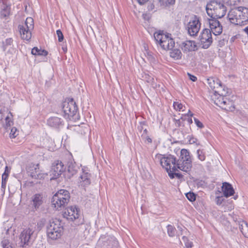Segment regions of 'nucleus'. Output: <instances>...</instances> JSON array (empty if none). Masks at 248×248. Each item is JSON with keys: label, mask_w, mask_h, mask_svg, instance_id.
Wrapping results in <instances>:
<instances>
[{"label": "nucleus", "mask_w": 248, "mask_h": 248, "mask_svg": "<svg viewBox=\"0 0 248 248\" xmlns=\"http://www.w3.org/2000/svg\"><path fill=\"white\" fill-rule=\"evenodd\" d=\"M206 10L207 15L211 18L209 19L208 22L213 33L215 35L221 34L222 27L217 19L221 18L225 15L227 7L222 2L214 0L207 4Z\"/></svg>", "instance_id": "1"}, {"label": "nucleus", "mask_w": 248, "mask_h": 248, "mask_svg": "<svg viewBox=\"0 0 248 248\" xmlns=\"http://www.w3.org/2000/svg\"><path fill=\"white\" fill-rule=\"evenodd\" d=\"M228 17L232 24L245 25L248 23V8L244 6L235 7L229 11Z\"/></svg>", "instance_id": "2"}, {"label": "nucleus", "mask_w": 248, "mask_h": 248, "mask_svg": "<svg viewBox=\"0 0 248 248\" xmlns=\"http://www.w3.org/2000/svg\"><path fill=\"white\" fill-rule=\"evenodd\" d=\"M35 231V224H30L28 228L24 229L19 235V246L23 248H29L34 241V233Z\"/></svg>", "instance_id": "3"}, {"label": "nucleus", "mask_w": 248, "mask_h": 248, "mask_svg": "<svg viewBox=\"0 0 248 248\" xmlns=\"http://www.w3.org/2000/svg\"><path fill=\"white\" fill-rule=\"evenodd\" d=\"M170 34H165L163 31H159L154 33V38L157 45L164 50H171L175 45V42L170 36Z\"/></svg>", "instance_id": "4"}, {"label": "nucleus", "mask_w": 248, "mask_h": 248, "mask_svg": "<svg viewBox=\"0 0 248 248\" xmlns=\"http://www.w3.org/2000/svg\"><path fill=\"white\" fill-rule=\"evenodd\" d=\"M63 116L69 120L76 119L78 110V106L73 98H68L63 101L62 105Z\"/></svg>", "instance_id": "5"}, {"label": "nucleus", "mask_w": 248, "mask_h": 248, "mask_svg": "<svg viewBox=\"0 0 248 248\" xmlns=\"http://www.w3.org/2000/svg\"><path fill=\"white\" fill-rule=\"evenodd\" d=\"M70 198V194L67 190L61 189L53 195L51 203L56 210H59L67 205Z\"/></svg>", "instance_id": "6"}, {"label": "nucleus", "mask_w": 248, "mask_h": 248, "mask_svg": "<svg viewBox=\"0 0 248 248\" xmlns=\"http://www.w3.org/2000/svg\"><path fill=\"white\" fill-rule=\"evenodd\" d=\"M176 167L180 170L186 172H188L192 168V160L189 155V151L183 149L180 152L179 159H177Z\"/></svg>", "instance_id": "7"}, {"label": "nucleus", "mask_w": 248, "mask_h": 248, "mask_svg": "<svg viewBox=\"0 0 248 248\" xmlns=\"http://www.w3.org/2000/svg\"><path fill=\"white\" fill-rule=\"evenodd\" d=\"M63 230V227L59 220L50 222L47 227V236L52 240L57 239L62 236Z\"/></svg>", "instance_id": "8"}, {"label": "nucleus", "mask_w": 248, "mask_h": 248, "mask_svg": "<svg viewBox=\"0 0 248 248\" xmlns=\"http://www.w3.org/2000/svg\"><path fill=\"white\" fill-rule=\"evenodd\" d=\"M155 158L160 162L161 166L167 171L172 170V166H176L177 158L173 155L156 154Z\"/></svg>", "instance_id": "9"}, {"label": "nucleus", "mask_w": 248, "mask_h": 248, "mask_svg": "<svg viewBox=\"0 0 248 248\" xmlns=\"http://www.w3.org/2000/svg\"><path fill=\"white\" fill-rule=\"evenodd\" d=\"M200 28L201 23L199 18L194 16L187 24L188 33L190 36H195L199 31Z\"/></svg>", "instance_id": "10"}, {"label": "nucleus", "mask_w": 248, "mask_h": 248, "mask_svg": "<svg viewBox=\"0 0 248 248\" xmlns=\"http://www.w3.org/2000/svg\"><path fill=\"white\" fill-rule=\"evenodd\" d=\"M65 169V168L62 161H56L52 165L50 175L53 176L52 179H56L64 171Z\"/></svg>", "instance_id": "11"}, {"label": "nucleus", "mask_w": 248, "mask_h": 248, "mask_svg": "<svg viewBox=\"0 0 248 248\" xmlns=\"http://www.w3.org/2000/svg\"><path fill=\"white\" fill-rule=\"evenodd\" d=\"M39 164H30L27 166V170L29 175H30L32 178L40 179L42 177V173L39 169Z\"/></svg>", "instance_id": "12"}, {"label": "nucleus", "mask_w": 248, "mask_h": 248, "mask_svg": "<svg viewBox=\"0 0 248 248\" xmlns=\"http://www.w3.org/2000/svg\"><path fill=\"white\" fill-rule=\"evenodd\" d=\"M63 215L67 219L73 221L78 218L79 209L76 206L69 207L64 212Z\"/></svg>", "instance_id": "13"}, {"label": "nucleus", "mask_w": 248, "mask_h": 248, "mask_svg": "<svg viewBox=\"0 0 248 248\" xmlns=\"http://www.w3.org/2000/svg\"><path fill=\"white\" fill-rule=\"evenodd\" d=\"M47 124L54 128H60L63 126V120L57 117H52L47 120Z\"/></svg>", "instance_id": "14"}, {"label": "nucleus", "mask_w": 248, "mask_h": 248, "mask_svg": "<svg viewBox=\"0 0 248 248\" xmlns=\"http://www.w3.org/2000/svg\"><path fill=\"white\" fill-rule=\"evenodd\" d=\"M216 93H217L219 96L215 100L214 103L217 106L221 108L223 106L222 102H224V98H225L227 96L228 92H226L225 88H223L222 90H215V94Z\"/></svg>", "instance_id": "15"}, {"label": "nucleus", "mask_w": 248, "mask_h": 248, "mask_svg": "<svg viewBox=\"0 0 248 248\" xmlns=\"http://www.w3.org/2000/svg\"><path fill=\"white\" fill-rule=\"evenodd\" d=\"M207 84L209 87L213 90H216L217 89V90H222V86L221 82L217 78L211 77L207 79Z\"/></svg>", "instance_id": "16"}, {"label": "nucleus", "mask_w": 248, "mask_h": 248, "mask_svg": "<svg viewBox=\"0 0 248 248\" xmlns=\"http://www.w3.org/2000/svg\"><path fill=\"white\" fill-rule=\"evenodd\" d=\"M43 202L42 196L39 194H36L32 197L31 204L32 208L36 210L39 209Z\"/></svg>", "instance_id": "17"}, {"label": "nucleus", "mask_w": 248, "mask_h": 248, "mask_svg": "<svg viewBox=\"0 0 248 248\" xmlns=\"http://www.w3.org/2000/svg\"><path fill=\"white\" fill-rule=\"evenodd\" d=\"M222 191L225 197H229L233 195L234 190L232 186L228 182H224L222 184Z\"/></svg>", "instance_id": "18"}, {"label": "nucleus", "mask_w": 248, "mask_h": 248, "mask_svg": "<svg viewBox=\"0 0 248 248\" xmlns=\"http://www.w3.org/2000/svg\"><path fill=\"white\" fill-rule=\"evenodd\" d=\"M18 28L19 30L21 37L23 40L29 41L31 39V31L26 29L21 25H19Z\"/></svg>", "instance_id": "19"}, {"label": "nucleus", "mask_w": 248, "mask_h": 248, "mask_svg": "<svg viewBox=\"0 0 248 248\" xmlns=\"http://www.w3.org/2000/svg\"><path fill=\"white\" fill-rule=\"evenodd\" d=\"M196 47L195 42L193 41L187 40L183 42L182 45V48L184 51H193Z\"/></svg>", "instance_id": "20"}, {"label": "nucleus", "mask_w": 248, "mask_h": 248, "mask_svg": "<svg viewBox=\"0 0 248 248\" xmlns=\"http://www.w3.org/2000/svg\"><path fill=\"white\" fill-rule=\"evenodd\" d=\"M104 246L105 248H120L118 241L114 237H110L106 241Z\"/></svg>", "instance_id": "21"}, {"label": "nucleus", "mask_w": 248, "mask_h": 248, "mask_svg": "<svg viewBox=\"0 0 248 248\" xmlns=\"http://www.w3.org/2000/svg\"><path fill=\"white\" fill-rule=\"evenodd\" d=\"M224 102L221 108L228 111H233L234 109V105L233 102L230 101L227 96L224 98Z\"/></svg>", "instance_id": "22"}, {"label": "nucleus", "mask_w": 248, "mask_h": 248, "mask_svg": "<svg viewBox=\"0 0 248 248\" xmlns=\"http://www.w3.org/2000/svg\"><path fill=\"white\" fill-rule=\"evenodd\" d=\"M80 183L81 185L86 186L90 185L91 183L90 174L83 171L79 177Z\"/></svg>", "instance_id": "23"}, {"label": "nucleus", "mask_w": 248, "mask_h": 248, "mask_svg": "<svg viewBox=\"0 0 248 248\" xmlns=\"http://www.w3.org/2000/svg\"><path fill=\"white\" fill-rule=\"evenodd\" d=\"M239 228L244 235V236L248 238V224L244 220H239Z\"/></svg>", "instance_id": "24"}, {"label": "nucleus", "mask_w": 248, "mask_h": 248, "mask_svg": "<svg viewBox=\"0 0 248 248\" xmlns=\"http://www.w3.org/2000/svg\"><path fill=\"white\" fill-rule=\"evenodd\" d=\"M177 168L176 166H172V170L169 171L168 175L170 178H174L175 177L178 179H182L183 177V175L180 173L176 172L177 170Z\"/></svg>", "instance_id": "25"}, {"label": "nucleus", "mask_w": 248, "mask_h": 248, "mask_svg": "<svg viewBox=\"0 0 248 248\" xmlns=\"http://www.w3.org/2000/svg\"><path fill=\"white\" fill-rule=\"evenodd\" d=\"M200 40L201 46H202V47L204 49L208 48L213 42L212 37H210L209 38H204V39H201Z\"/></svg>", "instance_id": "26"}, {"label": "nucleus", "mask_w": 248, "mask_h": 248, "mask_svg": "<svg viewBox=\"0 0 248 248\" xmlns=\"http://www.w3.org/2000/svg\"><path fill=\"white\" fill-rule=\"evenodd\" d=\"M170 52V56L175 60H180L182 58V53L180 49L175 48L172 49Z\"/></svg>", "instance_id": "27"}, {"label": "nucleus", "mask_w": 248, "mask_h": 248, "mask_svg": "<svg viewBox=\"0 0 248 248\" xmlns=\"http://www.w3.org/2000/svg\"><path fill=\"white\" fill-rule=\"evenodd\" d=\"M31 54L33 55L46 56L47 55L48 52L44 49H39L37 47H34L31 50Z\"/></svg>", "instance_id": "28"}, {"label": "nucleus", "mask_w": 248, "mask_h": 248, "mask_svg": "<svg viewBox=\"0 0 248 248\" xmlns=\"http://www.w3.org/2000/svg\"><path fill=\"white\" fill-rule=\"evenodd\" d=\"M26 29H29L31 31L34 28V21L32 18L31 17H27L25 22L24 25H22Z\"/></svg>", "instance_id": "29"}, {"label": "nucleus", "mask_w": 248, "mask_h": 248, "mask_svg": "<svg viewBox=\"0 0 248 248\" xmlns=\"http://www.w3.org/2000/svg\"><path fill=\"white\" fill-rule=\"evenodd\" d=\"M211 32L213 33L211 29H204V30H202V31L201 33V34L199 36L200 39H204V38H209V37H212Z\"/></svg>", "instance_id": "30"}, {"label": "nucleus", "mask_w": 248, "mask_h": 248, "mask_svg": "<svg viewBox=\"0 0 248 248\" xmlns=\"http://www.w3.org/2000/svg\"><path fill=\"white\" fill-rule=\"evenodd\" d=\"M10 13V7L8 5H5L1 9L0 13L1 18H5L8 16Z\"/></svg>", "instance_id": "31"}, {"label": "nucleus", "mask_w": 248, "mask_h": 248, "mask_svg": "<svg viewBox=\"0 0 248 248\" xmlns=\"http://www.w3.org/2000/svg\"><path fill=\"white\" fill-rule=\"evenodd\" d=\"M13 39L12 38H7L4 41H3L2 44V48L3 51H5L7 47L8 46H11L13 45Z\"/></svg>", "instance_id": "32"}, {"label": "nucleus", "mask_w": 248, "mask_h": 248, "mask_svg": "<svg viewBox=\"0 0 248 248\" xmlns=\"http://www.w3.org/2000/svg\"><path fill=\"white\" fill-rule=\"evenodd\" d=\"M197 157L199 160L203 161L205 160L206 156L205 152L203 149H198L197 151Z\"/></svg>", "instance_id": "33"}, {"label": "nucleus", "mask_w": 248, "mask_h": 248, "mask_svg": "<svg viewBox=\"0 0 248 248\" xmlns=\"http://www.w3.org/2000/svg\"><path fill=\"white\" fill-rule=\"evenodd\" d=\"M167 228L168 235L170 237L174 236L176 232L175 227L171 225H168Z\"/></svg>", "instance_id": "34"}, {"label": "nucleus", "mask_w": 248, "mask_h": 248, "mask_svg": "<svg viewBox=\"0 0 248 248\" xmlns=\"http://www.w3.org/2000/svg\"><path fill=\"white\" fill-rule=\"evenodd\" d=\"M173 107L175 109L178 111H184L186 108L181 103L174 102Z\"/></svg>", "instance_id": "35"}, {"label": "nucleus", "mask_w": 248, "mask_h": 248, "mask_svg": "<svg viewBox=\"0 0 248 248\" xmlns=\"http://www.w3.org/2000/svg\"><path fill=\"white\" fill-rule=\"evenodd\" d=\"M68 171L72 175L75 174L77 171L76 165L72 163H69L68 166Z\"/></svg>", "instance_id": "36"}, {"label": "nucleus", "mask_w": 248, "mask_h": 248, "mask_svg": "<svg viewBox=\"0 0 248 248\" xmlns=\"http://www.w3.org/2000/svg\"><path fill=\"white\" fill-rule=\"evenodd\" d=\"M13 121L12 120V118H10L9 116H6L5 118V124L4 127L5 128L7 129L8 127H11L13 125Z\"/></svg>", "instance_id": "37"}, {"label": "nucleus", "mask_w": 248, "mask_h": 248, "mask_svg": "<svg viewBox=\"0 0 248 248\" xmlns=\"http://www.w3.org/2000/svg\"><path fill=\"white\" fill-rule=\"evenodd\" d=\"M186 196L190 202H194L196 200V195L193 192H188L186 194Z\"/></svg>", "instance_id": "38"}, {"label": "nucleus", "mask_w": 248, "mask_h": 248, "mask_svg": "<svg viewBox=\"0 0 248 248\" xmlns=\"http://www.w3.org/2000/svg\"><path fill=\"white\" fill-rule=\"evenodd\" d=\"M45 219H42L39 220L37 224L34 223L36 225V231H39L45 224Z\"/></svg>", "instance_id": "39"}, {"label": "nucleus", "mask_w": 248, "mask_h": 248, "mask_svg": "<svg viewBox=\"0 0 248 248\" xmlns=\"http://www.w3.org/2000/svg\"><path fill=\"white\" fill-rule=\"evenodd\" d=\"M161 4L167 6L168 5L173 4L175 0H158Z\"/></svg>", "instance_id": "40"}, {"label": "nucleus", "mask_w": 248, "mask_h": 248, "mask_svg": "<svg viewBox=\"0 0 248 248\" xmlns=\"http://www.w3.org/2000/svg\"><path fill=\"white\" fill-rule=\"evenodd\" d=\"M18 135L17 132V129L15 127H13L11 129V132L9 134V137L11 139H13L16 138L17 135Z\"/></svg>", "instance_id": "41"}, {"label": "nucleus", "mask_w": 248, "mask_h": 248, "mask_svg": "<svg viewBox=\"0 0 248 248\" xmlns=\"http://www.w3.org/2000/svg\"><path fill=\"white\" fill-rule=\"evenodd\" d=\"M229 216L232 218L233 220L238 225H239V220H243L242 219L238 217L237 216L233 213L230 214Z\"/></svg>", "instance_id": "42"}, {"label": "nucleus", "mask_w": 248, "mask_h": 248, "mask_svg": "<svg viewBox=\"0 0 248 248\" xmlns=\"http://www.w3.org/2000/svg\"><path fill=\"white\" fill-rule=\"evenodd\" d=\"M240 1V0H224V2L229 5H235L237 2Z\"/></svg>", "instance_id": "43"}, {"label": "nucleus", "mask_w": 248, "mask_h": 248, "mask_svg": "<svg viewBox=\"0 0 248 248\" xmlns=\"http://www.w3.org/2000/svg\"><path fill=\"white\" fill-rule=\"evenodd\" d=\"M56 33L58 37V41L60 42H62L64 37L62 31L60 30H58L56 31Z\"/></svg>", "instance_id": "44"}, {"label": "nucleus", "mask_w": 248, "mask_h": 248, "mask_svg": "<svg viewBox=\"0 0 248 248\" xmlns=\"http://www.w3.org/2000/svg\"><path fill=\"white\" fill-rule=\"evenodd\" d=\"M173 121L174 122H175V124L177 127H180L181 126H184L185 125L184 123L183 122H182V121L180 119H176L174 118Z\"/></svg>", "instance_id": "45"}, {"label": "nucleus", "mask_w": 248, "mask_h": 248, "mask_svg": "<svg viewBox=\"0 0 248 248\" xmlns=\"http://www.w3.org/2000/svg\"><path fill=\"white\" fill-rule=\"evenodd\" d=\"M194 120L197 127H198L200 128H202L204 127V125L202 124V123L201 122H200L198 119L194 118Z\"/></svg>", "instance_id": "46"}, {"label": "nucleus", "mask_w": 248, "mask_h": 248, "mask_svg": "<svg viewBox=\"0 0 248 248\" xmlns=\"http://www.w3.org/2000/svg\"><path fill=\"white\" fill-rule=\"evenodd\" d=\"M1 245L3 248H5L6 247H8V246H11L9 245V241L7 239L3 240L1 241Z\"/></svg>", "instance_id": "47"}, {"label": "nucleus", "mask_w": 248, "mask_h": 248, "mask_svg": "<svg viewBox=\"0 0 248 248\" xmlns=\"http://www.w3.org/2000/svg\"><path fill=\"white\" fill-rule=\"evenodd\" d=\"M222 197H217L216 198V203L217 205H220L223 201Z\"/></svg>", "instance_id": "48"}, {"label": "nucleus", "mask_w": 248, "mask_h": 248, "mask_svg": "<svg viewBox=\"0 0 248 248\" xmlns=\"http://www.w3.org/2000/svg\"><path fill=\"white\" fill-rule=\"evenodd\" d=\"M187 76H188L189 78L192 81H196L197 79V78L196 76H195L193 75H191V74H190L189 73H187Z\"/></svg>", "instance_id": "49"}, {"label": "nucleus", "mask_w": 248, "mask_h": 248, "mask_svg": "<svg viewBox=\"0 0 248 248\" xmlns=\"http://www.w3.org/2000/svg\"><path fill=\"white\" fill-rule=\"evenodd\" d=\"M146 80L148 83H153L154 82V79L153 78L150 77L149 75H148L146 77Z\"/></svg>", "instance_id": "50"}, {"label": "nucleus", "mask_w": 248, "mask_h": 248, "mask_svg": "<svg viewBox=\"0 0 248 248\" xmlns=\"http://www.w3.org/2000/svg\"><path fill=\"white\" fill-rule=\"evenodd\" d=\"M9 174L6 173H3L2 175L1 181L7 182Z\"/></svg>", "instance_id": "51"}, {"label": "nucleus", "mask_w": 248, "mask_h": 248, "mask_svg": "<svg viewBox=\"0 0 248 248\" xmlns=\"http://www.w3.org/2000/svg\"><path fill=\"white\" fill-rule=\"evenodd\" d=\"M185 246L187 248H192L193 247V243L188 240L186 243Z\"/></svg>", "instance_id": "52"}, {"label": "nucleus", "mask_w": 248, "mask_h": 248, "mask_svg": "<svg viewBox=\"0 0 248 248\" xmlns=\"http://www.w3.org/2000/svg\"><path fill=\"white\" fill-rule=\"evenodd\" d=\"M155 8V5L153 3H150L148 6V9L149 11H152Z\"/></svg>", "instance_id": "53"}, {"label": "nucleus", "mask_w": 248, "mask_h": 248, "mask_svg": "<svg viewBox=\"0 0 248 248\" xmlns=\"http://www.w3.org/2000/svg\"><path fill=\"white\" fill-rule=\"evenodd\" d=\"M180 119L182 121V122H184L185 121H186L187 118L186 114H182Z\"/></svg>", "instance_id": "54"}, {"label": "nucleus", "mask_w": 248, "mask_h": 248, "mask_svg": "<svg viewBox=\"0 0 248 248\" xmlns=\"http://www.w3.org/2000/svg\"><path fill=\"white\" fill-rule=\"evenodd\" d=\"M138 2L141 5L147 2L149 0H137Z\"/></svg>", "instance_id": "55"}, {"label": "nucleus", "mask_w": 248, "mask_h": 248, "mask_svg": "<svg viewBox=\"0 0 248 248\" xmlns=\"http://www.w3.org/2000/svg\"><path fill=\"white\" fill-rule=\"evenodd\" d=\"M186 121L187 122L188 124L190 125L191 124H192L193 123V121H192V117H188L186 119Z\"/></svg>", "instance_id": "56"}, {"label": "nucleus", "mask_w": 248, "mask_h": 248, "mask_svg": "<svg viewBox=\"0 0 248 248\" xmlns=\"http://www.w3.org/2000/svg\"><path fill=\"white\" fill-rule=\"evenodd\" d=\"M186 117L188 116L189 117H192L193 115V114L192 112H191L190 110H188V112L187 113H186Z\"/></svg>", "instance_id": "57"}, {"label": "nucleus", "mask_w": 248, "mask_h": 248, "mask_svg": "<svg viewBox=\"0 0 248 248\" xmlns=\"http://www.w3.org/2000/svg\"><path fill=\"white\" fill-rule=\"evenodd\" d=\"M7 182L1 181V188L5 189Z\"/></svg>", "instance_id": "58"}, {"label": "nucleus", "mask_w": 248, "mask_h": 248, "mask_svg": "<svg viewBox=\"0 0 248 248\" xmlns=\"http://www.w3.org/2000/svg\"><path fill=\"white\" fill-rule=\"evenodd\" d=\"M197 141V139L194 138H192L190 139V141L191 143H196Z\"/></svg>", "instance_id": "59"}, {"label": "nucleus", "mask_w": 248, "mask_h": 248, "mask_svg": "<svg viewBox=\"0 0 248 248\" xmlns=\"http://www.w3.org/2000/svg\"><path fill=\"white\" fill-rule=\"evenodd\" d=\"M62 49L64 53H66L67 51V46L65 45L62 46Z\"/></svg>", "instance_id": "60"}, {"label": "nucleus", "mask_w": 248, "mask_h": 248, "mask_svg": "<svg viewBox=\"0 0 248 248\" xmlns=\"http://www.w3.org/2000/svg\"><path fill=\"white\" fill-rule=\"evenodd\" d=\"M10 173V170L8 169L7 166H6L5 168V171L3 173H6L9 174Z\"/></svg>", "instance_id": "61"}, {"label": "nucleus", "mask_w": 248, "mask_h": 248, "mask_svg": "<svg viewBox=\"0 0 248 248\" xmlns=\"http://www.w3.org/2000/svg\"><path fill=\"white\" fill-rule=\"evenodd\" d=\"M177 228H178V230L180 231H181V232H183V231H187L186 229V228H185V227H184V229H183V228L181 226H178Z\"/></svg>", "instance_id": "62"}, {"label": "nucleus", "mask_w": 248, "mask_h": 248, "mask_svg": "<svg viewBox=\"0 0 248 248\" xmlns=\"http://www.w3.org/2000/svg\"><path fill=\"white\" fill-rule=\"evenodd\" d=\"M182 239H183V241L184 242L185 244H186V243L189 240L187 238V237H186V236H183Z\"/></svg>", "instance_id": "63"}, {"label": "nucleus", "mask_w": 248, "mask_h": 248, "mask_svg": "<svg viewBox=\"0 0 248 248\" xmlns=\"http://www.w3.org/2000/svg\"><path fill=\"white\" fill-rule=\"evenodd\" d=\"M244 31L248 35V26L246 27L244 30Z\"/></svg>", "instance_id": "64"}]
</instances>
